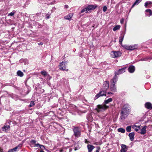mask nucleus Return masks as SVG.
<instances>
[{"label":"nucleus","mask_w":152,"mask_h":152,"mask_svg":"<svg viewBox=\"0 0 152 152\" xmlns=\"http://www.w3.org/2000/svg\"><path fill=\"white\" fill-rule=\"evenodd\" d=\"M118 79V77L117 76H114L110 82L111 84L110 86V90L112 91L113 92H115L116 91L117 89L116 88V86L115 85V84L116 83Z\"/></svg>","instance_id":"1"},{"label":"nucleus","mask_w":152,"mask_h":152,"mask_svg":"<svg viewBox=\"0 0 152 152\" xmlns=\"http://www.w3.org/2000/svg\"><path fill=\"white\" fill-rule=\"evenodd\" d=\"M73 131L74 132V135L76 137H79L81 135V129L78 127H73Z\"/></svg>","instance_id":"2"},{"label":"nucleus","mask_w":152,"mask_h":152,"mask_svg":"<svg viewBox=\"0 0 152 152\" xmlns=\"http://www.w3.org/2000/svg\"><path fill=\"white\" fill-rule=\"evenodd\" d=\"M108 107V106H106L105 104L103 105H98L96 108L95 110L98 112H100L105 110Z\"/></svg>","instance_id":"3"},{"label":"nucleus","mask_w":152,"mask_h":152,"mask_svg":"<svg viewBox=\"0 0 152 152\" xmlns=\"http://www.w3.org/2000/svg\"><path fill=\"white\" fill-rule=\"evenodd\" d=\"M121 53L118 51H113L111 52V56L112 57L114 58H116L121 56Z\"/></svg>","instance_id":"4"},{"label":"nucleus","mask_w":152,"mask_h":152,"mask_svg":"<svg viewBox=\"0 0 152 152\" xmlns=\"http://www.w3.org/2000/svg\"><path fill=\"white\" fill-rule=\"evenodd\" d=\"M106 91L101 89L100 91L96 96L95 99H96L101 96H106Z\"/></svg>","instance_id":"5"},{"label":"nucleus","mask_w":152,"mask_h":152,"mask_svg":"<svg viewBox=\"0 0 152 152\" xmlns=\"http://www.w3.org/2000/svg\"><path fill=\"white\" fill-rule=\"evenodd\" d=\"M58 66L59 69L61 70L66 71H68V69L66 68L65 64L64 62L63 61L60 63Z\"/></svg>","instance_id":"6"},{"label":"nucleus","mask_w":152,"mask_h":152,"mask_svg":"<svg viewBox=\"0 0 152 152\" xmlns=\"http://www.w3.org/2000/svg\"><path fill=\"white\" fill-rule=\"evenodd\" d=\"M126 67H124L120 69L117 71H115V75L114 76H117V75H119L125 72L126 71Z\"/></svg>","instance_id":"7"},{"label":"nucleus","mask_w":152,"mask_h":152,"mask_svg":"<svg viewBox=\"0 0 152 152\" xmlns=\"http://www.w3.org/2000/svg\"><path fill=\"white\" fill-rule=\"evenodd\" d=\"M109 88V82L107 81H106L103 83L102 87L101 89L107 91Z\"/></svg>","instance_id":"8"},{"label":"nucleus","mask_w":152,"mask_h":152,"mask_svg":"<svg viewBox=\"0 0 152 152\" xmlns=\"http://www.w3.org/2000/svg\"><path fill=\"white\" fill-rule=\"evenodd\" d=\"M130 110V107L129 104H126L124 105L122 111V112H126L129 113Z\"/></svg>","instance_id":"9"},{"label":"nucleus","mask_w":152,"mask_h":152,"mask_svg":"<svg viewBox=\"0 0 152 152\" xmlns=\"http://www.w3.org/2000/svg\"><path fill=\"white\" fill-rule=\"evenodd\" d=\"M97 7V5H89L87 6L86 7L87 9L88 12L89 11L94 10Z\"/></svg>","instance_id":"10"},{"label":"nucleus","mask_w":152,"mask_h":152,"mask_svg":"<svg viewBox=\"0 0 152 152\" xmlns=\"http://www.w3.org/2000/svg\"><path fill=\"white\" fill-rule=\"evenodd\" d=\"M8 124H5L3 127H2V130L3 131H4L6 132L7 131L9 130L10 129V124L9 123H8Z\"/></svg>","instance_id":"11"},{"label":"nucleus","mask_w":152,"mask_h":152,"mask_svg":"<svg viewBox=\"0 0 152 152\" xmlns=\"http://www.w3.org/2000/svg\"><path fill=\"white\" fill-rule=\"evenodd\" d=\"M121 149L120 150L121 152H126L128 150L127 146L124 144H121Z\"/></svg>","instance_id":"12"},{"label":"nucleus","mask_w":152,"mask_h":152,"mask_svg":"<svg viewBox=\"0 0 152 152\" xmlns=\"http://www.w3.org/2000/svg\"><path fill=\"white\" fill-rule=\"evenodd\" d=\"M128 112H123L122 113L121 111V119L122 120L124 119L128 116Z\"/></svg>","instance_id":"13"},{"label":"nucleus","mask_w":152,"mask_h":152,"mask_svg":"<svg viewBox=\"0 0 152 152\" xmlns=\"http://www.w3.org/2000/svg\"><path fill=\"white\" fill-rule=\"evenodd\" d=\"M135 70V68L134 66L131 65L128 68V70L129 72L130 73H132L134 72Z\"/></svg>","instance_id":"14"},{"label":"nucleus","mask_w":152,"mask_h":152,"mask_svg":"<svg viewBox=\"0 0 152 152\" xmlns=\"http://www.w3.org/2000/svg\"><path fill=\"white\" fill-rule=\"evenodd\" d=\"M141 127H142V126H137L136 125H134L132 126V128L134 129V130L136 132H138V133H140V132H139V130L141 129Z\"/></svg>","instance_id":"15"},{"label":"nucleus","mask_w":152,"mask_h":152,"mask_svg":"<svg viewBox=\"0 0 152 152\" xmlns=\"http://www.w3.org/2000/svg\"><path fill=\"white\" fill-rule=\"evenodd\" d=\"M147 128V126L145 125L143 126V128L140 129L141 131L140 132V133L141 134H144L146 132V129Z\"/></svg>","instance_id":"16"},{"label":"nucleus","mask_w":152,"mask_h":152,"mask_svg":"<svg viewBox=\"0 0 152 152\" xmlns=\"http://www.w3.org/2000/svg\"><path fill=\"white\" fill-rule=\"evenodd\" d=\"M145 107L148 109H152V105L151 103L149 102H147L145 104Z\"/></svg>","instance_id":"17"},{"label":"nucleus","mask_w":152,"mask_h":152,"mask_svg":"<svg viewBox=\"0 0 152 152\" xmlns=\"http://www.w3.org/2000/svg\"><path fill=\"white\" fill-rule=\"evenodd\" d=\"M88 152H91L95 148V147L92 145L88 144L87 146Z\"/></svg>","instance_id":"18"},{"label":"nucleus","mask_w":152,"mask_h":152,"mask_svg":"<svg viewBox=\"0 0 152 152\" xmlns=\"http://www.w3.org/2000/svg\"><path fill=\"white\" fill-rule=\"evenodd\" d=\"M138 48V45L137 44L130 45H129L130 50H132L136 49Z\"/></svg>","instance_id":"19"},{"label":"nucleus","mask_w":152,"mask_h":152,"mask_svg":"<svg viewBox=\"0 0 152 152\" xmlns=\"http://www.w3.org/2000/svg\"><path fill=\"white\" fill-rule=\"evenodd\" d=\"M134 132H131L129 134V137L131 141L134 140Z\"/></svg>","instance_id":"20"},{"label":"nucleus","mask_w":152,"mask_h":152,"mask_svg":"<svg viewBox=\"0 0 152 152\" xmlns=\"http://www.w3.org/2000/svg\"><path fill=\"white\" fill-rule=\"evenodd\" d=\"M73 15L72 13H70L68 15L65 16L64 18L66 20H70L72 17Z\"/></svg>","instance_id":"21"},{"label":"nucleus","mask_w":152,"mask_h":152,"mask_svg":"<svg viewBox=\"0 0 152 152\" xmlns=\"http://www.w3.org/2000/svg\"><path fill=\"white\" fill-rule=\"evenodd\" d=\"M142 0H136L134 3L133 4L131 8H133L134 6L137 5Z\"/></svg>","instance_id":"22"},{"label":"nucleus","mask_w":152,"mask_h":152,"mask_svg":"<svg viewBox=\"0 0 152 152\" xmlns=\"http://www.w3.org/2000/svg\"><path fill=\"white\" fill-rule=\"evenodd\" d=\"M126 28H125V32H124V35L123 36H121L119 37V42L120 43V44H122V42L123 41V39H124V35H125V32H126Z\"/></svg>","instance_id":"23"},{"label":"nucleus","mask_w":152,"mask_h":152,"mask_svg":"<svg viewBox=\"0 0 152 152\" xmlns=\"http://www.w3.org/2000/svg\"><path fill=\"white\" fill-rule=\"evenodd\" d=\"M17 74L18 76L20 77H22L23 75V72L20 70H18L17 71Z\"/></svg>","instance_id":"24"},{"label":"nucleus","mask_w":152,"mask_h":152,"mask_svg":"<svg viewBox=\"0 0 152 152\" xmlns=\"http://www.w3.org/2000/svg\"><path fill=\"white\" fill-rule=\"evenodd\" d=\"M121 26L119 25H117L113 29V30L114 31H115L116 30H118L120 29Z\"/></svg>","instance_id":"25"},{"label":"nucleus","mask_w":152,"mask_h":152,"mask_svg":"<svg viewBox=\"0 0 152 152\" xmlns=\"http://www.w3.org/2000/svg\"><path fill=\"white\" fill-rule=\"evenodd\" d=\"M118 132H120L123 133H124L125 132V130L124 129L121 128H118Z\"/></svg>","instance_id":"26"},{"label":"nucleus","mask_w":152,"mask_h":152,"mask_svg":"<svg viewBox=\"0 0 152 152\" xmlns=\"http://www.w3.org/2000/svg\"><path fill=\"white\" fill-rule=\"evenodd\" d=\"M112 101V99L111 98H110L108 99L105 100H104V102L105 104H108L109 102H111Z\"/></svg>","instance_id":"27"},{"label":"nucleus","mask_w":152,"mask_h":152,"mask_svg":"<svg viewBox=\"0 0 152 152\" xmlns=\"http://www.w3.org/2000/svg\"><path fill=\"white\" fill-rule=\"evenodd\" d=\"M122 47L126 50H130L129 45H122Z\"/></svg>","instance_id":"28"},{"label":"nucleus","mask_w":152,"mask_h":152,"mask_svg":"<svg viewBox=\"0 0 152 152\" xmlns=\"http://www.w3.org/2000/svg\"><path fill=\"white\" fill-rule=\"evenodd\" d=\"M152 4V2L151 1H147L145 2V7H147L148 5L149 4Z\"/></svg>","instance_id":"29"},{"label":"nucleus","mask_w":152,"mask_h":152,"mask_svg":"<svg viewBox=\"0 0 152 152\" xmlns=\"http://www.w3.org/2000/svg\"><path fill=\"white\" fill-rule=\"evenodd\" d=\"M146 12H148L149 13V16H150L152 15V11L150 9H147L145 10Z\"/></svg>","instance_id":"30"},{"label":"nucleus","mask_w":152,"mask_h":152,"mask_svg":"<svg viewBox=\"0 0 152 152\" xmlns=\"http://www.w3.org/2000/svg\"><path fill=\"white\" fill-rule=\"evenodd\" d=\"M131 126H129L126 127V130L128 132H130L131 131Z\"/></svg>","instance_id":"31"},{"label":"nucleus","mask_w":152,"mask_h":152,"mask_svg":"<svg viewBox=\"0 0 152 152\" xmlns=\"http://www.w3.org/2000/svg\"><path fill=\"white\" fill-rule=\"evenodd\" d=\"M41 73L42 75L44 76H47L48 75L47 72L45 71H41Z\"/></svg>","instance_id":"32"},{"label":"nucleus","mask_w":152,"mask_h":152,"mask_svg":"<svg viewBox=\"0 0 152 152\" xmlns=\"http://www.w3.org/2000/svg\"><path fill=\"white\" fill-rule=\"evenodd\" d=\"M86 12V13L88 12L86 7L85 8L83 9L81 11V13H83Z\"/></svg>","instance_id":"33"},{"label":"nucleus","mask_w":152,"mask_h":152,"mask_svg":"<svg viewBox=\"0 0 152 152\" xmlns=\"http://www.w3.org/2000/svg\"><path fill=\"white\" fill-rule=\"evenodd\" d=\"M34 105L35 103H34V101H31V102L30 105H29V106L30 107H31L34 106Z\"/></svg>","instance_id":"34"},{"label":"nucleus","mask_w":152,"mask_h":152,"mask_svg":"<svg viewBox=\"0 0 152 152\" xmlns=\"http://www.w3.org/2000/svg\"><path fill=\"white\" fill-rule=\"evenodd\" d=\"M50 18V15L49 14H47L45 16V18L46 19H49Z\"/></svg>","instance_id":"35"},{"label":"nucleus","mask_w":152,"mask_h":152,"mask_svg":"<svg viewBox=\"0 0 152 152\" xmlns=\"http://www.w3.org/2000/svg\"><path fill=\"white\" fill-rule=\"evenodd\" d=\"M107 10V7L106 6H104L103 7V11L104 12H105Z\"/></svg>","instance_id":"36"},{"label":"nucleus","mask_w":152,"mask_h":152,"mask_svg":"<svg viewBox=\"0 0 152 152\" xmlns=\"http://www.w3.org/2000/svg\"><path fill=\"white\" fill-rule=\"evenodd\" d=\"M15 14V12H11V13H9L8 15V16H12L13 15Z\"/></svg>","instance_id":"37"},{"label":"nucleus","mask_w":152,"mask_h":152,"mask_svg":"<svg viewBox=\"0 0 152 152\" xmlns=\"http://www.w3.org/2000/svg\"><path fill=\"white\" fill-rule=\"evenodd\" d=\"M17 149V147H15V148L11 149L13 151L16 152V150Z\"/></svg>","instance_id":"38"},{"label":"nucleus","mask_w":152,"mask_h":152,"mask_svg":"<svg viewBox=\"0 0 152 152\" xmlns=\"http://www.w3.org/2000/svg\"><path fill=\"white\" fill-rule=\"evenodd\" d=\"M40 145L38 143L35 144L34 145V147H39Z\"/></svg>","instance_id":"39"},{"label":"nucleus","mask_w":152,"mask_h":152,"mask_svg":"<svg viewBox=\"0 0 152 152\" xmlns=\"http://www.w3.org/2000/svg\"><path fill=\"white\" fill-rule=\"evenodd\" d=\"M22 146V144H20L18 146H16V147H17V149L18 148H21V147Z\"/></svg>","instance_id":"40"},{"label":"nucleus","mask_w":152,"mask_h":152,"mask_svg":"<svg viewBox=\"0 0 152 152\" xmlns=\"http://www.w3.org/2000/svg\"><path fill=\"white\" fill-rule=\"evenodd\" d=\"M36 140H31V142L32 143H33V144H36Z\"/></svg>","instance_id":"41"},{"label":"nucleus","mask_w":152,"mask_h":152,"mask_svg":"<svg viewBox=\"0 0 152 152\" xmlns=\"http://www.w3.org/2000/svg\"><path fill=\"white\" fill-rule=\"evenodd\" d=\"M100 148L99 147H97V150L96 151V152H99V151L100 150Z\"/></svg>","instance_id":"42"},{"label":"nucleus","mask_w":152,"mask_h":152,"mask_svg":"<svg viewBox=\"0 0 152 152\" xmlns=\"http://www.w3.org/2000/svg\"><path fill=\"white\" fill-rule=\"evenodd\" d=\"M39 148L41 149H42L43 148H44V149H45V147L44 146L42 145H40Z\"/></svg>","instance_id":"43"},{"label":"nucleus","mask_w":152,"mask_h":152,"mask_svg":"<svg viewBox=\"0 0 152 152\" xmlns=\"http://www.w3.org/2000/svg\"><path fill=\"white\" fill-rule=\"evenodd\" d=\"M124 21V19H122L121 20L120 22L122 24L123 23Z\"/></svg>","instance_id":"44"},{"label":"nucleus","mask_w":152,"mask_h":152,"mask_svg":"<svg viewBox=\"0 0 152 152\" xmlns=\"http://www.w3.org/2000/svg\"><path fill=\"white\" fill-rule=\"evenodd\" d=\"M147 60H148L147 58H145L141 59V61H146Z\"/></svg>","instance_id":"45"},{"label":"nucleus","mask_w":152,"mask_h":152,"mask_svg":"<svg viewBox=\"0 0 152 152\" xmlns=\"http://www.w3.org/2000/svg\"><path fill=\"white\" fill-rule=\"evenodd\" d=\"M85 142L86 143H89V142L86 139L85 140Z\"/></svg>","instance_id":"46"},{"label":"nucleus","mask_w":152,"mask_h":152,"mask_svg":"<svg viewBox=\"0 0 152 152\" xmlns=\"http://www.w3.org/2000/svg\"><path fill=\"white\" fill-rule=\"evenodd\" d=\"M38 45H43V43L42 42H40L39 43H38Z\"/></svg>","instance_id":"47"},{"label":"nucleus","mask_w":152,"mask_h":152,"mask_svg":"<svg viewBox=\"0 0 152 152\" xmlns=\"http://www.w3.org/2000/svg\"><path fill=\"white\" fill-rule=\"evenodd\" d=\"M68 7H68V5H65V8L67 9V8H68Z\"/></svg>","instance_id":"48"},{"label":"nucleus","mask_w":152,"mask_h":152,"mask_svg":"<svg viewBox=\"0 0 152 152\" xmlns=\"http://www.w3.org/2000/svg\"><path fill=\"white\" fill-rule=\"evenodd\" d=\"M107 94H113V93H112L111 92H108V93H107Z\"/></svg>","instance_id":"49"},{"label":"nucleus","mask_w":152,"mask_h":152,"mask_svg":"<svg viewBox=\"0 0 152 152\" xmlns=\"http://www.w3.org/2000/svg\"><path fill=\"white\" fill-rule=\"evenodd\" d=\"M8 152H13V151L11 149H10V150H9L8 151Z\"/></svg>","instance_id":"50"},{"label":"nucleus","mask_w":152,"mask_h":152,"mask_svg":"<svg viewBox=\"0 0 152 152\" xmlns=\"http://www.w3.org/2000/svg\"><path fill=\"white\" fill-rule=\"evenodd\" d=\"M37 152H44V151H43V150H41L39 151H38Z\"/></svg>","instance_id":"51"},{"label":"nucleus","mask_w":152,"mask_h":152,"mask_svg":"<svg viewBox=\"0 0 152 152\" xmlns=\"http://www.w3.org/2000/svg\"><path fill=\"white\" fill-rule=\"evenodd\" d=\"M2 151V149L0 150V151Z\"/></svg>","instance_id":"52"},{"label":"nucleus","mask_w":152,"mask_h":152,"mask_svg":"<svg viewBox=\"0 0 152 152\" xmlns=\"http://www.w3.org/2000/svg\"><path fill=\"white\" fill-rule=\"evenodd\" d=\"M23 71H24V72H25V70H23Z\"/></svg>","instance_id":"53"},{"label":"nucleus","mask_w":152,"mask_h":152,"mask_svg":"<svg viewBox=\"0 0 152 152\" xmlns=\"http://www.w3.org/2000/svg\"><path fill=\"white\" fill-rule=\"evenodd\" d=\"M151 109H152V107H151Z\"/></svg>","instance_id":"54"}]
</instances>
